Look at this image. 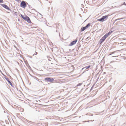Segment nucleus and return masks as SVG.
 Here are the masks:
<instances>
[{
	"label": "nucleus",
	"mask_w": 126,
	"mask_h": 126,
	"mask_svg": "<svg viewBox=\"0 0 126 126\" xmlns=\"http://www.w3.org/2000/svg\"><path fill=\"white\" fill-rule=\"evenodd\" d=\"M21 16L25 20L27 21L29 23H31V21L29 18L27 16H23L22 15H21Z\"/></svg>",
	"instance_id": "nucleus-1"
},
{
	"label": "nucleus",
	"mask_w": 126,
	"mask_h": 126,
	"mask_svg": "<svg viewBox=\"0 0 126 126\" xmlns=\"http://www.w3.org/2000/svg\"><path fill=\"white\" fill-rule=\"evenodd\" d=\"M108 16L107 15L103 16L101 18L98 19V20L100 21H104V19L107 18Z\"/></svg>",
	"instance_id": "nucleus-2"
},
{
	"label": "nucleus",
	"mask_w": 126,
	"mask_h": 126,
	"mask_svg": "<svg viewBox=\"0 0 126 126\" xmlns=\"http://www.w3.org/2000/svg\"><path fill=\"white\" fill-rule=\"evenodd\" d=\"M91 24L90 23H88L87 25L85 27H83L81 28V31L82 32L84 31L85 29L87 28L88 27L90 26Z\"/></svg>",
	"instance_id": "nucleus-3"
},
{
	"label": "nucleus",
	"mask_w": 126,
	"mask_h": 126,
	"mask_svg": "<svg viewBox=\"0 0 126 126\" xmlns=\"http://www.w3.org/2000/svg\"><path fill=\"white\" fill-rule=\"evenodd\" d=\"M45 80L49 82H52L54 80V79L53 78H47L45 79Z\"/></svg>",
	"instance_id": "nucleus-4"
},
{
	"label": "nucleus",
	"mask_w": 126,
	"mask_h": 126,
	"mask_svg": "<svg viewBox=\"0 0 126 126\" xmlns=\"http://www.w3.org/2000/svg\"><path fill=\"white\" fill-rule=\"evenodd\" d=\"M20 6L24 8H25L26 6V4L24 1H22L20 4Z\"/></svg>",
	"instance_id": "nucleus-5"
},
{
	"label": "nucleus",
	"mask_w": 126,
	"mask_h": 126,
	"mask_svg": "<svg viewBox=\"0 0 126 126\" xmlns=\"http://www.w3.org/2000/svg\"><path fill=\"white\" fill-rule=\"evenodd\" d=\"M107 37L105 35L100 39V41H101V43L103 42L106 39Z\"/></svg>",
	"instance_id": "nucleus-6"
},
{
	"label": "nucleus",
	"mask_w": 126,
	"mask_h": 126,
	"mask_svg": "<svg viewBox=\"0 0 126 126\" xmlns=\"http://www.w3.org/2000/svg\"><path fill=\"white\" fill-rule=\"evenodd\" d=\"M77 41V40L73 41L69 45L70 46H72L74 45L76 43Z\"/></svg>",
	"instance_id": "nucleus-7"
},
{
	"label": "nucleus",
	"mask_w": 126,
	"mask_h": 126,
	"mask_svg": "<svg viewBox=\"0 0 126 126\" xmlns=\"http://www.w3.org/2000/svg\"><path fill=\"white\" fill-rule=\"evenodd\" d=\"M3 7L5 8L8 10L9 9V7L6 5L4 4H2L1 5Z\"/></svg>",
	"instance_id": "nucleus-8"
},
{
	"label": "nucleus",
	"mask_w": 126,
	"mask_h": 126,
	"mask_svg": "<svg viewBox=\"0 0 126 126\" xmlns=\"http://www.w3.org/2000/svg\"><path fill=\"white\" fill-rule=\"evenodd\" d=\"M112 31H109L107 33L105 34L108 37L110 35L112 32Z\"/></svg>",
	"instance_id": "nucleus-9"
},
{
	"label": "nucleus",
	"mask_w": 126,
	"mask_h": 126,
	"mask_svg": "<svg viewBox=\"0 0 126 126\" xmlns=\"http://www.w3.org/2000/svg\"><path fill=\"white\" fill-rule=\"evenodd\" d=\"M19 110L21 112H23L24 111V109L23 108H20L19 109Z\"/></svg>",
	"instance_id": "nucleus-10"
},
{
	"label": "nucleus",
	"mask_w": 126,
	"mask_h": 126,
	"mask_svg": "<svg viewBox=\"0 0 126 126\" xmlns=\"http://www.w3.org/2000/svg\"><path fill=\"white\" fill-rule=\"evenodd\" d=\"M6 80L9 83V84H10V85L12 86V84L11 82L8 79V78H6Z\"/></svg>",
	"instance_id": "nucleus-11"
},
{
	"label": "nucleus",
	"mask_w": 126,
	"mask_h": 126,
	"mask_svg": "<svg viewBox=\"0 0 126 126\" xmlns=\"http://www.w3.org/2000/svg\"><path fill=\"white\" fill-rule=\"evenodd\" d=\"M70 67H71L72 68V71H71V72H72L74 71V67L73 66V65H71Z\"/></svg>",
	"instance_id": "nucleus-12"
},
{
	"label": "nucleus",
	"mask_w": 126,
	"mask_h": 126,
	"mask_svg": "<svg viewBox=\"0 0 126 126\" xmlns=\"http://www.w3.org/2000/svg\"><path fill=\"white\" fill-rule=\"evenodd\" d=\"M90 67H91V65H89L88 66H86L85 67H84V68H86V69H87L88 68H90Z\"/></svg>",
	"instance_id": "nucleus-13"
},
{
	"label": "nucleus",
	"mask_w": 126,
	"mask_h": 126,
	"mask_svg": "<svg viewBox=\"0 0 126 126\" xmlns=\"http://www.w3.org/2000/svg\"><path fill=\"white\" fill-rule=\"evenodd\" d=\"M3 0H0V3H3Z\"/></svg>",
	"instance_id": "nucleus-14"
},
{
	"label": "nucleus",
	"mask_w": 126,
	"mask_h": 126,
	"mask_svg": "<svg viewBox=\"0 0 126 126\" xmlns=\"http://www.w3.org/2000/svg\"><path fill=\"white\" fill-rule=\"evenodd\" d=\"M123 5H126V3L125 2H124L123 3Z\"/></svg>",
	"instance_id": "nucleus-15"
},
{
	"label": "nucleus",
	"mask_w": 126,
	"mask_h": 126,
	"mask_svg": "<svg viewBox=\"0 0 126 126\" xmlns=\"http://www.w3.org/2000/svg\"><path fill=\"white\" fill-rule=\"evenodd\" d=\"M81 85V84H80V83H79L77 85V86H79V85Z\"/></svg>",
	"instance_id": "nucleus-16"
},
{
	"label": "nucleus",
	"mask_w": 126,
	"mask_h": 126,
	"mask_svg": "<svg viewBox=\"0 0 126 126\" xmlns=\"http://www.w3.org/2000/svg\"><path fill=\"white\" fill-rule=\"evenodd\" d=\"M37 54V53L36 52V54Z\"/></svg>",
	"instance_id": "nucleus-17"
}]
</instances>
